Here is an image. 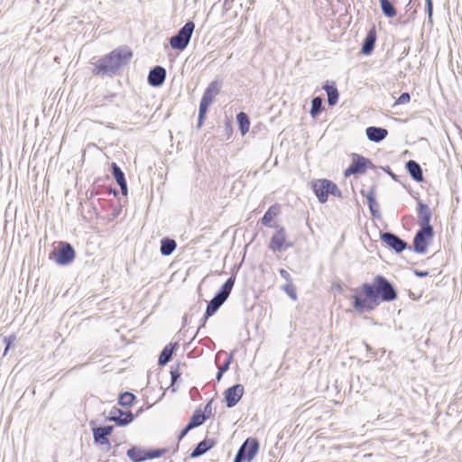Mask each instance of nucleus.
Wrapping results in <instances>:
<instances>
[{
    "label": "nucleus",
    "instance_id": "1",
    "mask_svg": "<svg viewBox=\"0 0 462 462\" xmlns=\"http://www.w3.org/2000/svg\"><path fill=\"white\" fill-rule=\"evenodd\" d=\"M362 291L365 298L353 296V307L359 312L371 311L381 301L390 302L397 298L393 285L383 275H376L372 283H363Z\"/></svg>",
    "mask_w": 462,
    "mask_h": 462
},
{
    "label": "nucleus",
    "instance_id": "2",
    "mask_svg": "<svg viewBox=\"0 0 462 462\" xmlns=\"http://www.w3.org/2000/svg\"><path fill=\"white\" fill-rule=\"evenodd\" d=\"M133 57V51L127 46L115 49L94 63L92 72L101 77H114L120 73L123 67L127 65Z\"/></svg>",
    "mask_w": 462,
    "mask_h": 462
},
{
    "label": "nucleus",
    "instance_id": "3",
    "mask_svg": "<svg viewBox=\"0 0 462 462\" xmlns=\"http://www.w3.org/2000/svg\"><path fill=\"white\" fill-rule=\"evenodd\" d=\"M236 277L231 276L229 277L224 284L221 286V288L217 291V293L214 295V297L209 300V302L207 305L206 312L204 314V317L202 319V326L205 325L207 319L213 316L218 309L225 303V301L228 299L232 289L235 285Z\"/></svg>",
    "mask_w": 462,
    "mask_h": 462
},
{
    "label": "nucleus",
    "instance_id": "4",
    "mask_svg": "<svg viewBox=\"0 0 462 462\" xmlns=\"http://www.w3.org/2000/svg\"><path fill=\"white\" fill-rule=\"evenodd\" d=\"M220 88L221 82H219L218 80H213L208 84V86L205 89L199 103V117L197 124L198 128H200L202 126L208 107L212 104L215 97L219 93Z\"/></svg>",
    "mask_w": 462,
    "mask_h": 462
},
{
    "label": "nucleus",
    "instance_id": "5",
    "mask_svg": "<svg viewBox=\"0 0 462 462\" xmlns=\"http://www.w3.org/2000/svg\"><path fill=\"white\" fill-rule=\"evenodd\" d=\"M313 191L320 203L327 202L329 194L338 198L342 196V192L337 184L327 179L313 182Z\"/></svg>",
    "mask_w": 462,
    "mask_h": 462
},
{
    "label": "nucleus",
    "instance_id": "6",
    "mask_svg": "<svg viewBox=\"0 0 462 462\" xmlns=\"http://www.w3.org/2000/svg\"><path fill=\"white\" fill-rule=\"evenodd\" d=\"M195 29V23L191 21L187 22L175 35L170 38V45L173 50L183 51L190 42Z\"/></svg>",
    "mask_w": 462,
    "mask_h": 462
},
{
    "label": "nucleus",
    "instance_id": "7",
    "mask_svg": "<svg viewBox=\"0 0 462 462\" xmlns=\"http://www.w3.org/2000/svg\"><path fill=\"white\" fill-rule=\"evenodd\" d=\"M166 448H155L145 450L141 447L133 446L126 451V456L132 462H143L147 459L161 457L166 454Z\"/></svg>",
    "mask_w": 462,
    "mask_h": 462
},
{
    "label": "nucleus",
    "instance_id": "8",
    "mask_svg": "<svg viewBox=\"0 0 462 462\" xmlns=\"http://www.w3.org/2000/svg\"><path fill=\"white\" fill-rule=\"evenodd\" d=\"M367 169H374V165L371 160L358 154H352V162L346 169L344 175L349 177L351 175L364 174Z\"/></svg>",
    "mask_w": 462,
    "mask_h": 462
},
{
    "label": "nucleus",
    "instance_id": "9",
    "mask_svg": "<svg viewBox=\"0 0 462 462\" xmlns=\"http://www.w3.org/2000/svg\"><path fill=\"white\" fill-rule=\"evenodd\" d=\"M76 256L73 246L67 242H60L58 248L55 249L50 258L53 259L60 265L70 263Z\"/></svg>",
    "mask_w": 462,
    "mask_h": 462
},
{
    "label": "nucleus",
    "instance_id": "10",
    "mask_svg": "<svg viewBox=\"0 0 462 462\" xmlns=\"http://www.w3.org/2000/svg\"><path fill=\"white\" fill-rule=\"evenodd\" d=\"M259 441L255 438H247L238 448L236 457L241 459V462H251L258 453Z\"/></svg>",
    "mask_w": 462,
    "mask_h": 462
},
{
    "label": "nucleus",
    "instance_id": "11",
    "mask_svg": "<svg viewBox=\"0 0 462 462\" xmlns=\"http://www.w3.org/2000/svg\"><path fill=\"white\" fill-rule=\"evenodd\" d=\"M434 236V229L433 228H422L417 231L413 237V250L417 254H425L427 252L428 246L430 243V240Z\"/></svg>",
    "mask_w": 462,
    "mask_h": 462
},
{
    "label": "nucleus",
    "instance_id": "12",
    "mask_svg": "<svg viewBox=\"0 0 462 462\" xmlns=\"http://www.w3.org/2000/svg\"><path fill=\"white\" fill-rule=\"evenodd\" d=\"M134 420V414L130 411H124L117 407H113L109 411L107 420L114 421L119 427L129 425Z\"/></svg>",
    "mask_w": 462,
    "mask_h": 462
},
{
    "label": "nucleus",
    "instance_id": "13",
    "mask_svg": "<svg viewBox=\"0 0 462 462\" xmlns=\"http://www.w3.org/2000/svg\"><path fill=\"white\" fill-rule=\"evenodd\" d=\"M287 235L284 227L279 226L276 233L272 236L270 249L273 252H282L292 246V244L286 243Z\"/></svg>",
    "mask_w": 462,
    "mask_h": 462
},
{
    "label": "nucleus",
    "instance_id": "14",
    "mask_svg": "<svg viewBox=\"0 0 462 462\" xmlns=\"http://www.w3.org/2000/svg\"><path fill=\"white\" fill-rule=\"evenodd\" d=\"M381 240L396 253H402L408 247L407 242L392 232L381 233Z\"/></svg>",
    "mask_w": 462,
    "mask_h": 462
},
{
    "label": "nucleus",
    "instance_id": "15",
    "mask_svg": "<svg viewBox=\"0 0 462 462\" xmlns=\"http://www.w3.org/2000/svg\"><path fill=\"white\" fill-rule=\"evenodd\" d=\"M112 425L99 426L92 429L94 442L97 445H106L107 448H111L108 437L113 432Z\"/></svg>",
    "mask_w": 462,
    "mask_h": 462
},
{
    "label": "nucleus",
    "instance_id": "16",
    "mask_svg": "<svg viewBox=\"0 0 462 462\" xmlns=\"http://www.w3.org/2000/svg\"><path fill=\"white\" fill-rule=\"evenodd\" d=\"M244 394V386L240 383L235 384L225 391V402L226 407L236 406Z\"/></svg>",
    "mask_w": 462,
    "mask_h": 462
},
{
    "label": "nucleus",
    "instance_id": "17",
    "mask_svg": "<svg viewBox=\"0 0 462 462\" xmlns=\"http://www.w3.org/2000/svg\"><path fill=\"white\" fill-rule=\"evenodd\" d=\"M432 212L430 207L421 200L418 201V224L422 228H433L430 225Z\"/></svg>",
    "mask_w": 462,
    "mask_h": 462
},
{
    "label": "nucleus",
    "instance_id": "18",
    "mask_svg": "<svg viewBox=\"0 0 462 462\" xmlns=\"http://www.w3.org/2000/svg\"><path fill=\"white\" fill-rule=\"evenodd\" d=\"M166 79V69L162 66H155L151 69L148 74V83L152 87H161Z\"/></svg>",
    "mask_w": 462,
    "mask_h": 462
},
{
    "label": "nucleus",
    "instance_id": "19",
    "mask_svg": "<svg viewBox=\"0 0 462 462\" xmlns=\"http://www.w3.org/2000/svg\"><path fill=\"white\" fill-rule=\"evenodd\" d=\"M111 172L116 183L120 187L123 195L126 196L128 194V188L124 171L116 162H112Z\"/></svg>",
    "mask_w": 462,
    "mask_h": 462
},
{
    "label": "nucleus",
    "instance_id": "20",
    "mask_svg": "<svg viewBox=\"0 0 462 462\" xmlns=\"http://www.w3.org/2000/svg\"><path fill=\"white\" fill-rule=\"evenodd\" d=\"M362 195L366 198L371 214L374 217H380L379 205L375 200L376 189L372 187L367 192L365 190L361 191Z\"/></svg>",
    "mask_w": 462,
    "mask_h": 462
},
{
    "label": "nucleus",
    "instance_id": "21",
    "mask_svg": "<svg viewBox=\"0 0 462 462\" xmlns=\"http://www.w3.org/2000/svg\"><path fill=\"white\" fill-rule=\"evenodd\" d=\"M367 139L371 142L380 143L388 135V131L383 127L369 126L365 129Z\"/></svg>",
    "mask_w": 462,
    "mask_h": 462
},
{
    "label": "nucleus",
    "instance_id": "22",
    "mask_svg": "<svg viewBox=\"0 0 462 462\" xmlns=\"http://www.w3.org/2000/svg\"><path fill=\"white\" fill-rule=\"evenodd\" d=\"M216 445V440L212 439H205L199 442L190 453V457L195 458L204 455Z\"/></svg>",
    "mask_w": 462,
    "mask_h": 462
},
{
    "label": "nucleus",
    "instance_id": "23",
    "mask_svg": "<svg viewBox=\"0 0 462 462\" xmlns=\"http://www.w3.org/2000/svg\"><path fill=\"white\" fill-rule=\"evenodd\" d=\"M406 169L411 177L417 182L423 181V171L420 165L414 160L406 162Z\"/></svg>",
    "mask_w": 462,
    "mask_h": 462
},
{
    "label": "nucleus",
    "instance_id": "24",
    "mask_svg": "<svg viewBox=\"0 0 462 462\" xmlns=\"http://www.w3.org/2000/svg\"><path fill=\"white\" fill-rule=\"evenodd\" d=\"M376 42V32L374 29L370 30L363 43H362V49L361 52L365 55H369L373 52Z\"/></svg>",
    "mask_w": 462,
    "mask_h": 462
},
{
    "label": "nucleus",
    "instance_id": "25",
    "mask_svg": "<svg viewBox=\"0 0 462 462\" xmlns=\"http://www.w3.org/2000/svg\"><path fill=\"white\" fill-rule=\"evenodd\" d=\"M328 96V104L330 106H335L339 98V93L334 82L329 83L327 81L322 88Z\"/></svg>",
    "mask_w": 462,
    "mask_h": 462
},
{
    "label": "nucleus",
    "instance_id": "26",
    "mask_svg": "<svg viewBox=\"0 0 462 462\" xmlns=\"http://www.w3.org/2000/svg\"><path fill=\"white\" fill-rule=\"evenodd\" d=\"M281 212V208L278 204H274L271 206L267 211L264 213L263 217L261 219V223L264 226L273 227L274 225L272 224L273 219L277 217Z\"/></svg>",
    "mask_w": 462,
    "mask_h": 462
},
{
    "label": "nucleus",
    "instance_id": "27",
    "mask_svg": "<svg viewBox=\"0 0 462 462\" xmlns=\"http://www.w3.org/2000/svg\"><path fill=\"white\" fill-rule=\"evenodd\" d=\"M178 343H170L162 350L159 358L158 365L163 366L167 365L172 358L173 351L177 347Z\"/></svg>",
    "mask_w": 462,
    "mask_h": 462
},
{
    "label": "nucleus",
    "instance_id": "28",
    "mask_svg": "<svg viewBox=\"0 0 462 462\" xmlns=\"http://www.w3.org/2000/svg\"><path fill=\"white\" fill-rule=\"evenodd\" d=\"M177 247V244L175 240L169 238V237H163L161 240V254L164 256H168L171 254L174 250Z\"/></svg>",
    "mask_w": 462,
    "mask_h": 462
},
{
    "label": "nucleus",
    "instance_id": "29",
    "mask_svg": "<svg viewBox=\"0 0 462 462\" xmlns=\"http://www.w3.org/2000/svg\"><path fill=\"white\" fill-rule=\"evenodd\" d=\"M236 121L239 126V130L242 135L248 133L250 127V120L248 116L245 112H239L236 115Z\"/></svg>",
    "mask_w": 462,
    "mask_h": 462
},
{
    "label": "nucleus",
    "instance_id": "30",
    "mask_svg": "<svg viewBox=\"0 0 462 462\" xmlns=\"http://www.w3.org/2000/svg\"><path fill=\"white\" fill-rule=\"evenodd\" d=\"M380 6L383 15L387 18H393L396 15L397 11L390 0H379Z\"/></svg>",
    "mask_w": 462,
    "mask_h": 462
},
{
    "label": "nucleus",
    "instance_id": "31",
    "mask_svg": "<svg viewBox=\"0 0 462 462\" xmlns=\"http://www.w3.org/2000/svg\"><path fill=\"white\" fill-rule=\"evenodd\" d=\"M323 110V99L321 97H315L311 100V107L310 114L316 118Z\"/></svg>",
    "mask_w": 462,
    "mask_h": 462
},
{
    "label": "nucleus",
    "instance_id": "32",
    "mask_svg": "<svg viewBox=\"0 0 462 462\" xmlns=\"http://www.w3.org/2000/svg\"><path fill=\"white\" fill-rule=\"evenodd\" d=\"M207 420L202 415V411L200 409L195 410L193 414L191 415L188 424L190 428L194 429L202 425Z\"/></svg>",
    "mask_w": 462,
    "mask_h": 462
},
{
    "label": "nucleus",
    "instance_id": "33",
    "mask_svg": "<svg viewBox=\"0 0 462 462\" xmlns=\"http://www.w3.org/2000/svg\"><path fill=\"white\" fill-rule=\"evenodd\" d=\"M135 400V395L130 392H125L119 395L118 404L122 406H130Z\"/></svg>",
    "mask_w": 462,
    "mask_h": 462
},
{
    "label": "nucleus",
    "instance_id": "34",
    "mask_svg": "<svg viewBox=\"0 0 462 462\" xmlns=\"http://www.w3.org/2000/svg\"><path fill=\"white\" fill-rule=\"evenodd\" d=\"M283 291L291 297L292 300L297 299V293L295 287L292 285L291 282H289L283 286Z\"/></svg>",
    "mask_w": 462,
    "mask_h": 462
},
{
    "label": "nucleus",
    "instance_id": "35",
    "mask_svg": "<svg viewBox=\"0 0 462 462\" xmlns=\"http://www.w3.org/2000/svg\"><path fill=\"white\" fill-rule=\"evenodd\" d=\"M425 9L428 15V21L430 23H432V15H433V3L432 0H425Z\"/></svg>",
    "mask_w": 462,
    "mask_h": 462
},
{
    "label": "nucleus",
    "instance_id": "36",
    "mask_svg": "<svg viewBox=\"0 0 462 462\" xmlns=\"http://www.w3.org/2000/svg\"><path fill=\"white\" fill-rule=\"evenodd\" d=\"M410 99H411L410 94L408 92H404V93L401 94V96L396 100L395 104L396 105H403V104L408 103L410 101Z\"/></svg>",
    "mask_w": 462,
    "mask_h": 462
},
{
    "label": "nucleus",
    "instance_id": "37",
    "mask_svg": "<svg viewBox=\"0 0 462 462\" xmlns=\"http://www.w3.org/2000/svg\"><path fill=\"white\" fill-rule=\"evenodd\" d=\"M212 402H213V400H210L205 405L204 411H202V415L205 417L206 420H208L212 414Z\"/></svg>",
    "mask_w": 462,
    "mask_h": 462
},
{
    "label": "nucleus",
    "instance_id": "38",
    "mask_svg": "<svg viewBox=\"0 0 462 462\" xmlns=\"http://www.w3.org/2000/svg\"><path fill=\"white\" fill-rule=\"evenodd\" d=\"M232 360H233V355L230 354L219 368L226 373L229 369Z\"/></svg>",
    "mask_w": 462,
    "mask_h": 462
},
{
    "label": "nucleus",
    "instance_id": "39",
    "mask_svg": "<svg viewBox=\"0 0 462 462\" xmlns=\"http://www.w3.org/2000/svg\"><path fill=\"white\" fill-rule=\"evenodd\" d=\"M180 373L178 370L171 369V385H173L180 377Z\"/></svg>",
    "mask_w": 462,
    "mask_h": 462
},
{
    "label": "nucleus",
    "instance_id": "40",
    "mask_svg": "<svg viewBox=\"0 0 462 462\" xmlns=\"http://www.w3.org/2000/svg\"><path fill=\"white\" fill-rule=\"evenodd\" d=\"M280 275L287 281V283L291 282V274L284 269H280L279 271Z\"/></svg>",
    "mask_w": 462,
    "mask_h": 462
},
{
    "label": "nucleus",
    "instance_id": "41",
    "mask_svg": "<svg viewBox=\"0 0 462 462\" xmlns=\"http://www.w3.org/2000/svg\"><path fill=\"white\" fill-rule=\"evenodd\" d=\"M192 430V428H190V426H189V424H187V425H186V426H185V427L180 430V434H179V437H178L179 440H180L181 439H183V438L188 434V432H189V430Z\"/></svg>",
    "mask_w": 462,
    "mask_h": 462
},
{
    "label": "nucleus",
    "instance_id": "42",
    "mask_svg": "<svg viewBox=\"0 0 462 462\" xmlns=\"http://www.w3.org/2000/svg\"><path fill=\"white\" fill-rule=\"evenodd\" d=\"M413 273L417 277L420 278L427 277L429 275V273L427 271L414 270Z\"/></svg>",
    "mask_w": 462,
    "mask_h": 462
},
{
    "label": "nucleus",
    "instance_id": "43",
    "mask_svg": "<svg viewBox=\"0 0 462 462\" xmlns=\"http://www.w3.org/2000/svg\"><path fill=\"white\" fill-rule=\"evenodd\" d=\"M383 171L388 173L392 179L396 180V175L391 171L390 167L387 166L386 168H383Z\"/></svg>",
    "mask_w": 462,
    "mask_h": 462
},
{
    "label": "nucleus",
    "instance_id": "44",
    "mask_svg": "<svg viewBox=\"0 0 462 462\" xmlns=\"http://www.w3.org/2000/svg\"><path fill=\"white\" fill-rule=\"evenodd\" d=\"M224 374H225V372L223 370H221L220 368H218V371H217V376H216V379L217 382H219L221 380Z\"/></svg>",
    "mask_w": 462,
    "mask_h": 462
},
{
    "label": "nucleus",
    "instance_id": "45",
    "mask_svg": "<svg viewBox=\"0 0 462 462\" xmlns=\"http://www.w3.org/2000/svg\"><path fill=\"white\" fill-rule=\"evenodd\" d=\"M5 341L6 342V346H5L4 354L5 355L6 352L8 351L9 347H10L11 340H10V338L5 337Z\"/></svg>",
    "mask_w": 462,
    "mask_h": 462
},
{
    "label": "nucleus",
    "instance_id": "46",
    "mask_svg": "<svg viewBox=\"0 0 462 462\" xmlns=\"http://www.w3.org/2000/svg\"><path fill=\"white\" fill-rule=\"evenodd\" d=\"M365 347H366V349H367L368 351H371V350H372V347H371L369 345H367V344H365Z\"/></svg>",
    "mask_w": 462,
    "mask_h": 462
},
{
    "label": "nucleus",
    "instance_id": "47",
    "mask_svg": "<svg viewBox=\"0 0 462 462\" xmlns=\"http://www.w3.org/2000/svg\"><path fill=\"white\" fill-rule=\"evenodd\" d=\"M113 456H116V451L114 450L113 453H112Z\"/></svg>",
    "mask_w": 462,
    "mask_h": 462
}]
</instances>
